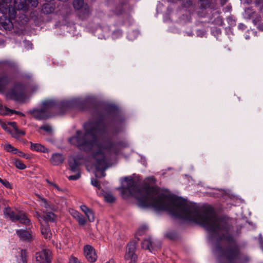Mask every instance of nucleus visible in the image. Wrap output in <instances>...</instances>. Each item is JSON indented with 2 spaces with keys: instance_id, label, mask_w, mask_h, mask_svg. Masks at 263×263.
I'll use <instances>...</instances> for the list:
<instances>
[{
  "instance_id": "43",
  "label": "nucleus",
  "mask_w": 263,
  "mask_h": 263,
  "mask_svg": "<svg viewBox=\"0 0 263 263\" xmlns=\"http://www.w3.org/2000/svg\"><path fill=\"white\" fill-rule=\"evenodd\" d=\"M238 28L241 30H243L246 28V27L245 25L242 24H240L238 25Z\"/></svg>"
},
{
  "instance_id": "3",
  "label": "nucleus",
  "mask_w": 263,
  "mask_h": 263,
  "mask_svg": "<svg viewBox=\"0 0 263 263\" xmlns=\"http://www.w3.org/2000/svg\"><path fill=\"white\" fill-rule=\"evenodd\" d=\"M120 144L114 142L110 138L104 139L97 144L98 149L93 153L92 157L96 161V177H105V171L108 167V157L112 154H117Z\"/></svg>"
},
{
  "instance_id": "41",
  "label": "nucleus",
  "mask_w": 263,
  "mask_h": 263,
  "mask_svg": "<svg viewBox=\"0 0 263 263\" xmlns=\"http://www.w3.org/2000/svg\"><path fill=\"white\" fill-rule=\"evenodd\" d=\"M35 216L38 218L40 223H42L41 222V219H40V218H41V216L40 213L39 212H36L35 214Z\"/></svg>"
},
{
  "instance_id": "29",
  "label": "nucleus",
  "mask_w": 263,
  "mask_h": 263,
  "mask_svg": "<svg viewBox=\"0 0 263 263\" xmlns=\"http://www.w3.org/2000/svg\"><path fill=\"white\" fill-rule=\"evenodd\" d=\"M81 177V174L79 172L74 175H71L68 177V179L70 180H76L79 179Z\"/></svg>"
},
{
  "instance_id": "27",
  "label": "nucleus",
  "mask_w": 263,
  "mask_h": 263,
  "mask_svg": "<svg viewBox=\"0 0 263 263\" xmlns=\"http://www.w3.org/2000/svg\"><path fill=\"white\" fill-rule=\"evenodd\" d=\"M147 229V228L146 226H141L140 228H139V229H138L136 235H139V236L142 235L144 234V233L146 232Z\"/></svg>"
},
{
  "instance_id": "22",
  "label": "nucleus",
  "mask_w": 263,
  "mask_h": 263,
  "mask_svg": "<svg viewBox=\"0 0 263 263\" xmlns=\"http://www.w3.org/2000/svg\"><path fill=\"white\" fill-rule=\"evenodd\" d=\"M4 147L5 149L8 152L12 154H17V153L18 149L10 144L5 145Z\"/></svg>"
},
{
  "instance_id": "24",
  "label": "nucleus",
  "mask_w": 263,
  "mask_h": 263,
  "mask_svg": "<svg viewBox=\"0 0 263 263\" xmlns=\"http://www.w3.org/2000/svg\"><path fill=\"white\" fill-rule=\"evenodd\" d=\"M69 165L70 168V170L73 172H78V164L75 160L69 161Z\"/></svg>"
},
{
  "instance_id": "26",
  "label": "nucleus",
  "mask_w": 263,
  "mask_h": 263,
  "mask_svg": "<svg viewBox=\"0 0 263 263\" xmlns=\"http://www.w3.org/2000/svg\"><path fill=\"white\" fill-rule=\"evenodd\" d=\"M85 215L90 222H92L94 221L95 215L92 210L89 209V210H88V211L86 213H85Z\"/></svg>"
},
{
  "instance_id": "19",
  "label": "nucleus",
  "mask_w": 263,
  "mask_h": 263,
  "mask_svg": "<svg viewBox=\"0 0 263 263\" xmlns=\"http://www.w3.org/2000/svg\"><path fill=\"white\" fill-rule=\"evenodd\" d=\"M141 247L143 249L148 250L152 252L153 249L152 241L151 238L145 239L141 243Z\"/></svg>"
},
{
  "instance_id": "30",
  "label": "nucleus",
  "mask_w": 263,
  "mask_h": 263,
  "mask_svg": "<svg viewBox=\"0 0 263 263\" xmlns=\"http://www.w3.org/2000/svg\"><path fill=\"white\" fill-rule=\"evenodd\" d=\"M40 128L46 131V132H48V133H50L52 130L51 127L49 125H48V124H46V125L41 126Z\"/></svg>"
},
{
  "instance_id": "20",
  "label": "nucleus",
  "mask_w": 263,
  "mask_h": 263,
  "mask_svg": "<svg viewBox=\"0 0 263 263\" xmlns=\"http://www.w3.org/2000/svg\"><path fill=\"white\" fill-rule=\"evenodd\" d=\"M43 218H44V220L45 221H48V222H53L56 220V216L55 215V214L53 213H52L51 212L44 213V215H43Z\"/></svg>"
},
{
  "instance_id": "28",
  "label": "nucleus",
  "mask_w": 263,
  "mask_h": 263,
  "mask_svg": "<svg viewBox=\"0 0 263 263\" xmlns=\"http://www.w3.org/2000/svg\"><path fill=\"white\" fill-rule=\"evenodd\" d=\"M79 222V224L81 226H84L86 223V219L85 217L81 214L76 219Z\"/></svg>"
},
{
  "instance_id": "37",
  "label": "nucleus",
  "mask_w": 263,
  "mask_h": 263,
  "mask_svg": "<svg viewBox=\"0 0 263 263\" xmlns=\"http://www.w3.org/2000/svg\"><path fill=\"white\" fill-rule=\"evenodd\" d=\"M17 154L18 156L20 157L26 158V159H28L29 158V157L27 155L24 154L22 152L19 151L18 150L17 151Z\"/></svg>"
},
{
  "instance_id": "9",
  "label": "nucleus",
  "mask_w": 263,
  "mask_h": 263,
  "mask_svg": "<svg viewBox=\"0 0 263 263\" xmlns=\"http://www.w3.org/2000/svg\"><path fill=\"white\" fill-rule=\"evenodd\" d=\"M10 3L8 4V6L10 8H14L16 11L17 10L26 12L28 10L29 4L31 7H36L38 5V0H14V7H10Z\"/></svg>"
},
{
  "instance_id": "25",
  "label": "nucleus",
  "mask_w": 263,
  "mask_h": 263,
  "mask_svg": "<svg viewBox=\"0 0 263 263\" xmlns=\"http://www.w3.org/2000/svg\"><path fill=\"white\" fill-rule=\"evenodd\" d=\"M104 200L109 203H112L115 200V198L110 193H105L104 195Z\"/></svg>"
},
{
  "instance_id": "1",
  "label": "nucleus",
  "mask_w": 263,
  "mask_h": 263,
  "mask_svg": "<svg viewBox=\"0 0 263 263\" xmlns=\"http://www.w3.org/2000/svg\"><path fill=\"white\" fill-rule=\"evenodd\" d=\"M127 186L122 193L128 191L135 197L138 205L142 208H152L155 211H167L174 217L193 220L203 226L219 243H227L230 247L224 251V256L230 261L236 259L239 248L230 233V226L223 218L218 217L211 208L202 210L195 203L176 197L167 196L154 185L155 178L149 177L142 186H139L131 177L125 178ZM219 244L217 249H220Z\"/></svg>"
},
{
  "instance_id": "8",
  "label": "nucleus",
  "mask_w": 263,
  "mask_h": 263,
  "mask_svg": "<svg viewBox=\"0 0 263 263\" xmlns=\"http://www.w3.org/2000/svg\"><path fill=\"white\" fill-rule=\"evenodd\" d=\"M137 242L132 241L129 242L126 249L124 255V260L126 263H136L137 260V255L135 253Z\"/></svg>"
},
{
  "instance_id": "45",
  "label": "nucleus",
  "mask_w": 263,
  "mask_h": 263,
  "mask_svg": "<svg viewBox=\"0 0 263 263\" xmlns=\"http://www.w3.org/2000/svg\"><path fill=\"white\" fill-rule=\"evenodd\" d=\"M16 132L23 135H25V133L24 132L19 131L18 129L17 130V132Z\"/></svg>"
},
{
  "instance_id": "16",
  "label": "nucleus",
  "mask_w": 263,
  "mask_h": 263,
  "mask_svg": "<svg viewBox=\"0 0 263 263\" xmlns=\"http://www.w3.org/2000/svg\"><path fill=\"white\" fill-rule=\"evenodd\" d=\"M41 231L42 235L45 239H50L51 237L52 233L49 226L48 224H45L44 226L42 223H41Z\"/></svg>"
},
{
  "instance_id": "21",
  "label": "nucleus",
  "mask_w": 263,
  "mask_h": 263,
  "mask_svg": "<svg viewBox=\"0 0 263 263\" xmlns=\"http://www.w3.org/2000/svg\"><path fill=\"white\" fill-rule=\"evenodd\" d=\"M17 263H27V254L25 250H22L20 254L16 257Z\"/></svg>"
},
{
  "instance_id": "11",
  "label": "nucleus",
  "mask_w": 263,
  "mask_h": 263,
  "mask_svg": "<svg viewBox=\"0 0 263 263\" xmlns=\"http://www.w3.org/2000/svg\"><path fill=\"white\" fill-rule=\"evenodd\" d=\"M73 5L74 8L76 10L82 9L79 14L82 19H84L88 16L89 9L87 5H84L83 0H74L73 2Z\"/></svg>"
},
{
  "instance_id": "39",
  "label": "nucleus",
  "mask_w": 263,
  "mask_h": 263,
  "mask_svg": "<svg viewBox=\"0 0 263 263\" xmlns=\"http://www.w3.org/2000/svg\"><path fill=\"white\" fill-rule=\"evenodd\" d=\"M47 182L50 185H51L52 186H53V187L55 189H56L58 191H60V187L56 184H55L53 182H50L49 181H48V180H47Z\"/></svg>"
},
{
  "instance_id": "12",
  "label": "nucleus",
  "mask_w": 263,
  "mask_h": 263,
  "mask_svg": "<svg viewBox=\"0 0 263 263\" xmlns=\"http://www.w3.org/2000/svg\"><path fill=\"white\" fill-rule=\"evenodd\" d=\"M51 252L48 250H43L35 254L34 263H48L50 261Z\"/></svg>"
},
{
  "instance_id": "5",
  "label": "nucleus",
  "mask_w": 263,
  "mask_h": 263,
  "mask_svg": "<svg viewBox=\"0 0 263 263\" xmlns=\"http://www.w3.org/2000/svg\"><path fill=\"white\" fill-rule=\"evenodd\" d=\"M0 68L5 70L0 76V92H3L11 82L13 74L18 71V67L13 61L4 60L0 61Z\"/></svg>"
},
{
  "instance_id": "23",
  "label": "nucleus",
  "mask_w": 263,
  "mask_h": 263,
  "mask_svg": "<svg viewBox=\"0 0 263 263\" xmlns=\"http://www.w3.org/2000/svg\"><path fill=\"white\" fill-rule=\"evenodd\" d=\"M14 164L15 166L20 170H24L26 168V166L23 162L18 159H14Z\"/></svg>"
},
{
  "instance_id": "44",
  "label": "nucleus",
  "mask_w": 263,
  "mask_h": 263,
  "mask_svg": "<svg viewBox=\"0 0 263 263\" xmlns=\"http://www.w3.org/2000/svg\"><path fill=\"white\" fill-rule=\"evenodd\" d=\"M127 0H120V4L122 5H125L127 3Z\"/></svg>"
},
{
  "instance_id": "17",
  "label": "nucleus",
  "mask_w": 263,
  "mask_h": 263,
  "mask_svg": "<svg viewBox=\"0 0 263 263\" xmlns=\"http://www.w3.org/2000/svg\"><path fill=\"white\" fill-rule=\"evenodd\" d=\"M13 113L16 114H20L22 116H24V114L18 111L10 109L7 107H4L0 103V114L2 115H11Z\"/></svg>"
},
{
  "instance_id": "38",
  "label": "nucleus",
  "mask_w": 263,
  "mask_h": 263,
  "mask_svg": "<svg viewBox=\"0 0 263 263\" xmlns=\"http://www.w3.org/2000/svg\"><path fill=\"white\" fill-rule=\"evenodd\" d=\"M80 208H81V210L85 213H87V212L88 211V210H89V209L87 206H86L85 205H82L81 206H80Z\"/></svg>"
},
{
  "instance_id": "15",
  "label": "nucleus",
  "mask_w": 263,
  "mask_h": 263,
  "mask_svg": "<svg viewBox=\"0 0 263 263\" xmlns=\"http://www.w3.org/2000/svg\"><path fill=\"white\" fill-rule=\"evenodd\" d=\"M30 143V149L32 151L43 153H48L49 152L48 149L40 143H33L31 142Z\"/></svg>"
},
{
  "instance_id": "13",
  "label": "nucleus",
  "mask_w": 263,
  "mask_h": 263,
  "mask_svg": "<svg viewBox=\"0 0 263 263\" xmlns=\"http://www.w3.org/2000/svg\"><path fill=\"white\" fill-rule=\"evenodd\" d=\"M84 255L87 260L90 262H94L97 260V255L93 247L90 245L84 247Z\"/></svg>"
},
{
  "instance_id": "32",
  "label": "nucleus",
  "mask_w": 263,
  "mask_h": 263,
  "mask_svg": "<svg viewBox=\"0 0 263 263\" xmlns=\"http://www.w3.org/2000/svg\"><path fill=\"white\" fill-rule=\"evenodd\" d=\"M91 183L93 186L97 187L98 189H99L100 188V185L96 179L93 178L91 179Z\"/></svg>"
},
{
  "instance_id": "33",
  "label": "nucleus",
  "mask_w": 263,
  "mask_h": 263,
  "mask_svg": "<svg viewBox=\"0 0 263 263\" xmlns=\"http://www.w3.org/2000/svg\"><path fill=\"white\" fill-rule=\"evenodd\" d=\"M71 214L74 218L76 219L81 214L77 211L72 210Z\"/></svg>"
},
{
  "instance_id": "18",
  "label": "nucleus",
  "mask_w": 263,
  "mask_h": 263,
  "mask_svg": "<svg viewBox=\"0 0 263 263\" xmlns=\"http://www.w3.org/2000/svg\"><path fill=\"white\" fill-rule=\"evenodd\" d=\"M16 233L20 238L22 240L29 241L31 238V234L26 230H17Z\"/></svg>"
},
{
  "instance_id": "48",
  "label": "nucleus",
  "mask_w": 263,
  "mask_h": 263,
  "mask_svg": "<svg viewBox=\"0 0 263 263\" xmlns=\"http://www.w3.org/2000/svg\"><path fill=\"white\" fill-rule=\"evenodd\" d=\"M245 38H246V39L248 40V39H250V37L248 35H246L245 36Z\"/></svg>"
},
{
  "instance_id": "6",
  "label": "nucleus",
  "mask_w": 263,
  "mask_h": 263,
  "mask_svg": "<svg viewBox=\"0 0 263 263\" xmlns=\"http://www.w3.org/2000/svg\"><path fill=\"white\" fill-rule=\"evenodd\" d=\"M55 102L52 100H47L43 102L42 107L39 109H32L29 113L36 120H45L49 117L50 109L53 107Z\"/></svg>"
},
{
  "instance_id": "34",
  "label": "nucleus",
  "mask_w": 263,
  "mask_h": 263,
  "mask_svg": "<svg viewBox=\"0 0 263 263\" xmlns=\"http://www.w3.org/2000/svg\"><path fill=\"white\" fill-rule=\"evenodd\" d=\"M50 8V9H49V11L48 10H46V12L47 13H51V12H52L53 11V9L51 7H50L49 6V5H48V4H45L44 5V8L45 10H46L47 8Z\"/></svg>"
},
{
  "instance_id": "47",
  "label": "nucleus",
  "mask_w": 263,
  "mask_h": 263,
  "mask_svg": "<svg viewBox=\"0 0 263 263\" xmlns=\"http://www.w3.org/2000/svg\"><path fill=\"white\" fill-rule=\"evenodd\" d=\"M263 0H258L256 2L257 5H258L260 3H262Z\"/></svg>"
},
{
  "instance_id": "4",
  "label": "nucleus",
  "mask_w": 263,
  "mask_h": 263,
  "mask_svg": "<svg viewBox=\"0 0 263 263\" xmlns=\"http://www.w3.org/2000/svg\"><path fill=\"white\" fill-rule=\"evenodd\" d=\"M11 2V0H0V11L3 14L0 17L1 30L10 31L13 28L12 20L15 18L16 12L14 8L8 6Z\"/></svg>"
},
{
  "instance_id": "36",
  "label": "nucleus",
  "mask_w": 263,
  "mask_h": 263,
  "mask_svg": "<svg viewBox=\"0 0 263 263\" xmlns=\"http://www.w3.org/2000/svg\"><path fill=\"white\" fill-rule=\"evenodd\" d=\"M123 11V8H117L115 10H114V12L116 14H121Z\"/></svg>"
},
{
  "instance_id": "2",
  "label": "nucleus",
  "mask_w": 263,
  "mask_h": 263,
  "mask_svg": "<svg viewBox=\"0 0 263 263\" xmlns=\"http://www.w3.org/2000/svg\"><path fill=\"white\" fill-rule=\"evenodd\" d=\"M104 116L100 115L97 121H90L83 125L85 133L77 130L76 135L69 139V142L80 150L89 152L97 144L98 137L103 134Z\"/></svg>"
},
{
  "instance_id": "46",
  "label": "nucleus",
  "mask_w": 263,
  "mask_h": 263,
  "mask_svg": "<svg viewBox=\"0 0 263 263\" xmlns=\"http://www.w3.org/2000/svg\"><path fill=\"white\" fill-rule=\"evenodd\" d=\"M258 28L259 30L263 31V25H259Z\"/></svg>"
},
{
  "instance_id": "10",
  "label": "nucleus",
  "mask_w": 263,
  "mask_h": 263,
  "mask_svg": "<svg viewBox=\"0 0 263 263\" xmlns=\"http://www.w3.org/2000/svg\"><path fill=\"white\" fill-rule=\"evenodd\" d=\"M8 96L16 101H22L25 97L24 86L20 83L15 84L8 92Z\"/></svg>"
},
{
  "instance_id": "40",
  "label": "nucleus",
  "mask_w": 263,
  "mask_h": 263,
  "mask_svg": "<svg viewBox=\"0 0 263 263\" xmlns=\"http://www.w3.org/2000/svg\"><path fill=\"white\" fill-rule=\"evenodd\" d=\"M1 126L5 130H7L8 123H6L4 122H0Z\"/></svg>"
},
{
  "instance_id": "42",
  "label": "nucleus",
  "mask_w": 263,
  "mask_h": 263,
  "mask_svg": "<svg viewBox=\"0 0 263 263\" xmlns=\"http://www.w3.org/2000/svg\"><path fill=\"white\" fill-rule=\"evenodd\" d=\"M42 201L44 202V206L46 208H47L48 206V203L46 201V200L44 198H42Z\"/></svg>"
},
{
  "instance_id": "7",
  "label": "nucleus",
  "mask_w": 263,
  "mask_h": 263,
  "mask_svg": "<svg viewBox=\"0 0 263 263\" xmlns=\"http://www.w3.org/2000/svg\"><path fill=\"white\" fill-rule=\"evenodd\" d=\"M4 215L6 218H8L13 222L19 221L20 223L28 224L30 220L26 217L25 213L20 212L15 214L10 207L6 208L4 210Z\"/></svg>"
},
{
  "instance_id": "35",
  "label": "nucleus",
  "mask_w": 263,
  "mask_h": 263,
  "mask_svg": "<svg viewBox=\"0 0 263 263\" xmlns=\"http://www.w3.org/2000/svg\"><path fill=\"white\" fill-rule=\"evenodd\" d=\"M8 125H11L15 130V132H17L18 128L17 127L16 123L14 122H10L8 123Z\"/></svg>"
},
{
  "instance_id": "14",
  "label": "nucleus",
  "mask_w": 263,
  "mask_h": 263,
  "mask_svg": "<svg viewBox=\"0 0 263 263\" xmlns=\"http://www.w3.org/2000/svg\"><path fill=\"white\" fill-rule=\"evenodd\" d=\"M64 160V157L61 154L55 153L52 155L50 162L53 165H58L62 164Z\"/></svg>"
},
{
  "instance_id": "31",
  "label": "nucleus",
  "mask_w": 263,
  "mask_h": 263,
  "mask_svg": "<svg viewBox=\"0 0 263 263\" xmlns=\"http://www.w3.org/2000/svg\"><path fill=\"white\" fill-rule=\"evenodd\" d=\"M0 182L2 183L5 187L9 189L11 188V185L7 180L2 179L0 178Z\"/></svg>"
}]
</instances>
